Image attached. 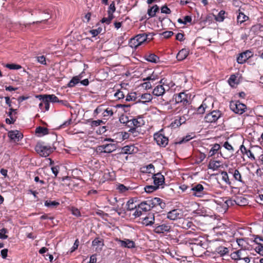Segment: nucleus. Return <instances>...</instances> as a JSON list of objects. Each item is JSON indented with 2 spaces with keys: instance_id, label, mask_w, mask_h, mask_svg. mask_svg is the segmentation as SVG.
Returning a JSON list of instances; mask_svg holds the SVG:
<instances>
[{
  "instance_id": "1",
  "label": "nucleus",
  "mask_w": 263,
  "mask_h": 263,
  "mask_svg": "<svg viewBox=\"0 0 263 263\" xmlns=\"http://www.w3.org/2000/svg\"><path fill=\"white\" fill-rule=\"evenodd\" d=\"M174 99L176 105H178L176 110L179 112L186 109L191 104L190 96L184 92H181L174 96Z\"/></svg>"
},
{
  "instance_id": "2",
  "label": "nucleus",
  "mask_w": 263,
  "mask_h": 263,
  "mask_svg": "<svg viewBox=\"0 0 263 263\" xmlns=\"http://www.w3.org/2000/svg\"><path fill=\"white\" fill-rule=\"evenodd\" d=\"M58 144H59V142H54L52 146H50L45 145L43 142H38L35 147V149L41 156L46 157L56 149Z\"/></svg>"
},
{
  "instance_id": "3",
  "label": "nucleus",
  "mask_w": 263,
  "mask_h": 263,
  "mask_svg": "<svg viewBox=\"0 0 263 263\" xmlns=\"http://www.w3.org/2000/svg\"><path fill=\"white\" fill-rule=\"evenodd\" d=\"M190 243L192 245L191 249L194 255L200 256L204 254L206 246L205 242H202L200 239L194 238L191 240Z\"/></svg>"
},
{
  "instance_id": "4",
  "label": "nucleus",
  "mask_w": 263,
  "mask_h": 263,
  "mask_svg": "<svg viewBox=\"0 0 263 263\" xmlns=\"http://www.w3.org/2000/svg\"><path fill=\"white\" fill-rule=\"evenodd\" d=\"M230 257L233 260L241 261V263H249L250 261L249 255L245 249L234 251L230 254Z\"/></svg>"
},
{
  "instance_id": "5",
  "label": "nucleus",
  "mask_w": 263,
  "mask_h": 263,
  "mask_svg": "<svg viewBox=\"0 0 263 263\" xmlns=\"http://www.w3.org/2000/svg\"><path fill=\"white\" fill-rule=\"evenodd\" d=\"M189 194L192 196L201 198L208 194L207 189L200 183H194L192 184Z\"/></svg>"
},
{
  "instance_id": "6",
  "label": "nucleus",
  "mask_w": 263,
  "mask_h": 263,
  "mask_svg": "<svg viewBox=\"0 0 263 263\" xmlns=\"http://www.w3.org/2000/svg\"><path fill=\"white\" fill-rule=\"evenodd\" d=\"M147 35L145 33L137 35L131 39L129 42V46L132 48H137L147 41Z\"/></svg>"
},
{
  "instance_id": "7",
  "label": "nucleus",
  "mask_w": 263,
  "mask_h": 263,
  "mask_svg": "<svg viewBox=\"0 0 263 263\" xmlns=\"http://www.w3.org/2000/svg\"><path fill=\"white\" fill-rule=\"evenodd\" d=\"M230 107L233 112L239 115H242L247 109V106L239 101H231Z\"/></svg>"
},
{
  "instance_id": "8",
  "label": "nucleus",
  "mask_w": 263,
  "mask_h": 263,
  "mask_svg": "<svg viewBox=\"0 0 263 263\" xmlns=\"http://www.w3.org/2000/svg\"><path fill=\"white\" fill-rule=\"evenodd\" d=\"M234 151L233 146L228 141H226L221 147L222 157L229 159L233 155Z\"/></svg>"
},
{
  "instance_id": "9",
  "label": "nucleus",
  "mask_w": 263,
  "mask_h": 263,
  "mask_svg": "<svg viewBox=\"0 0 263 263\" xmlns=\"http://www.w3.org/2000/svg\"><path fill=\"white\" fill-rule=\"evenodd\" d=\"M163 131V130L162 129L158 132L155 133L154 139L158 145L165 147L168 144V139L162 133Z\"/></svg>"
},
{
  "instance_id": "10",
  "label": "nucleus",
  "mask_w": 263,
  "mask_h": 263,
  "mask_svg": "<svg viewBox=\"0 0 263 263\" xmlns=\"http://www.w3.org/2000/svg\"><path fill=\"white\" fill-rule=\"evenodd\" d=\"M228 173L233 175L235 181L239 182L242 185H245L246 184V177L238 169L229 168L228 170Z\"/></svg>"
},
{
  "instance_id": "11",
  "label": "nucleus",
  "mask_w": 263,
  "mask_h": 263,
  "mask_svg": "<svg viewBox=\"0 0 263 263\" xmlns=\"http://www.w3.org/2000/svg\"><path fill=\"white\" fill-rule=\"evenodd\" d=\"M211 148L208 154V158H212L213 159L222 157L221 147L220 144L215 143L211 145Z\"/></svg>"
},
{
  "instance_id": "12",
  "label": "nucleus",
  "mask_w": 263,
  "mask_h": 263,
  "mask_svg": "<svg viewBox=\"0 0 263 263\" xmlns=\"http://www.w3.org/2000/svg\"><path fill=\"white\" fill-rule=\"evenodd\" d=\"M183 212L181 209H175L167 212L166 217L171 220H177L183 218Z\"/></svg>"
},
{
  "instance_id": "13",
  "label": "nucleus",
  "mask_w": 263,
  "mask_h": 263,
  "mask_svg": "<svg viewBox=\"0 0 263 263\" xmlns=\"http://www.w3.org/2000/svg\"><path fill=\"white\" fill-rule=\"evenodd\" d=\"M221 115L219 110H213L206 115L204 117V120L206 122L208 123L215 122L221 117Z\"/></svg>"
},
{
  "instance_id": "14",
  "label": "nucleus",
  "mask_w": 263,
  "mask_h": 263,
  "mask_svg": "<svg viewBox=\"0 0 263 263\" xmlns=\"http://www.w3.org/2000/svg\"><path fill=\"white\" fill-rule=\"evenodd\" d=\"M172 229V226L168 222H164L161 224H156L154 231L157 234L170 232Z\"/></svg>"
},
{
  "instance_id": "15",
  "label": "nucleus",
  "mask_w": 263,
  "mask_h": 263,
  "mask_svg": "<svg viewBox=\"0 0 263 263\" xmlns=\"http://www.w3.org/2000/svg\"><path fill=\"white\" fill-rule=\"evenodd\" d=\"M147 202L149 203L152 209L157 206H160L161 209H163L166 206V204L163 200L158 197L148 199H147Z\"/></svg>"
},
{
  "instance_id": "16",
  "label": "nucleus",
  "mask_w": 263,
  "mask_h": 263,
  "mask_svg": "<svg viewBox=\"0 0 263 263\" xmlns=\"http://www.w3.org/2000/svg\"><path fill=\"white\" fill-rule=\"evenodd\" d=\"M253 53L251 50H245L242 53H240L237 58V62L239 64H243L246 61L252 57Z\"/></svg>"
},
{
  "instance_id": "17",
  "label": "nucleus",
  "mask_w": 263,
  "mask_h": 263,
  "mask_svg": "<svg viewBox=\"0 0 263 263\" xmlns=\"http://www.w3.org/2000/svg\"><path fill=\"white\" fill-rule=\"evenodd\" d=\"M116 145L114 143L103 144L99 146V150L105 153H110L116 149Z\"/></svg>"
},
{
  "instance_id": "18",
  "label": "nucleus",
  "mask_w": 263,
  "mask_h": 263,
  "mask_svg": "<svg viewBox=\"0 0 263 263\" xmlns=\"http://www.w3.org/2000/svg\"><path fill=\"white\" fill-rule=\"evenodd\" d=\"M92 246L95 247L96 252L100 253L104 246V240L102 238L97 237L92 241Z\"/></svg>"
},
{
  "instance_id": "19",
  "label": "nucleus",
  "mask_w": 263,
  "mask_h": 263,
  "mask_svg": "<svg viewBox=\"0 0 263 263\" xmlns=\"http://www.w3.org/2000/svg\"><path fill=\"white\" fill-rule=\"evenodd\" d=\"M16 109H14L12 108H10L9 111L8 113V116L9 117V118L6 119V123L8 124H14L17 119V117L16 116Z\"/></svg>"
},
{
  "instance_id": "20",
  "label": "nucleus",
  "mask_w": 263,
  "mask_h": 263,
  "mask_svg": "<svg viewBox=\"0 0 263 263\" xmlns=\"http://www.w3.org/2000/svg\"><path fill=\"white\" fill-rule=\"evenodd\" d=\"M153 179L154 180V184L158 186L162 185L164 183L165 178L164 176L161 173H158L153 175Z\"/></svg>"
},
{
  "instance_id": "21",
  "label": "nucleus",
  "mask_w": 263,
  "mask_h": 263,
  "mask_svg": "<svg viewBox=\"0 0 263 263\" xmlns=\"http://www.w3.org/2000/svg\"><path fill=\"white\" fill-rule=\"evenodd\" d=\"M116 241H117L120 244L121 247L123 248L132 249L135 247V243L134 241L128 239L121 240L120 239L117 238Z\"/></svg>"
},
{
  "instance_id": "22",
  "label": "nucleus",
  "mask_w": 263,
  "mask_h": 263,
  "mask_svg": "<svg viewBox=\"0 0 263 263\" xmlns=\"http://www.w3.org/2000/svg\"><path fill=\"white\" fill-rule=\"evenodd\" d=\"M138 149L134 145H125L121 149V154H133L136 153Z\"/></svg>"
},
{
  "instance_id": "23",
  "label": "nucleus",
  "mask_w": 263,
  "mask_h": 263,
  "mask_svg": "<svg viewBox=\"0 0 263 263\" xmlns=\"http://www.w3.org/2000/svg\"><path fill=\"white\" fill-rule=\"evenodd\" d=\"M239 150L243 155H246L250 160H255L253 152L250 149H247L243 144L240 145Z\"/></svg>"
},
{
  "instance_id": "24",
  "label": "nucleus",
  "mask_w": 263,
  "mask_h": 263,
  "mask_svg": "<svg viewBox=\"0 0 263 263\" xmlns=\"http://www.w3.org/2000/svg\"><path fill=\"white\" fill-rule=\"evenodd\" d=\"M155 217L153 213H149L142 218V223L146 226H151L154 223Z\"/></svg>"
},
{
  "instance_id": "25",
  "label": "nucleus",
  "mask_w": 263,
  "mask_h": 263,
  "mask_svg": "<svg viewBox=\"0 0 263 263\" xmlns=\"http://www.w3.org/2000/svg\"><path fill=\"white\" fill-rule=\"evenodd\" d=\"M36 98H38L40 100L42 101V103L44 105L45 111H47L49 109V100L47 99L46 95H39L35 96Z\"/></svg>"
},
{
  "instance_id": "26",
  "label": "nucleus",
  "mask_w": 263,
  "mask_h": 263,
  "mask_svg": "<svg viewBox=\"0 0 263 263\" xmlns=\"http://www.w3.org/2000/svg\"><path fill=\"white\" fill-rule=\"evenodd\" d=\"M250 33L253 35H258L263 31V25L260 24H257L252 26L250 29Z\"/></svg>"
},
{
  "instance_id": "27",
  "label": "nucleus",
  "mask_w": 263,
  "mask_h": 263,
  "mask_svg": "<svg viewBox=\"0 0 263 263\" xmlns=\"http://www.w3.org/2000/svg\"><path fill=\"white\" fill-rule=\"evenodd\" d=\"M8 137L11 139L13 140H17L19 141L23 138V135L21 133H19L17 130L15 131H10L8 133Z\"/></svg>"
},
{
  "instance_id": "28",
  "label": "nucleus",
  "mask_w": 263,
  "mask_h": 263,
  "mask_svg": "<svg viewBox=\"0 0 263 263\" xmlns=\"http://www.w3.org/2000/svg\"><path fill=\"white\" fill-rule=\"evenodd\" d=\"M165 91L163 86L161 84H158L155 87L153 91V94L156 96H162Z\"/></svg>"
},
{
  "instance_id": "29",
  "label": "nucleus",
  "mask_w": 263,
  "mask_h": 263,
  "mask_svg": "<svg viewBox=\"0 0 263 263\" xmlns=\"http://www.w3.org/2000/svg\"><path fill=\"white\" fill-rule=\"evenodd\" d=\"M130 118H132V123H133V127H141L142 125L144 124V120L140 117H138L137 118H134L130 117Z\"/></svg>"
},
{
  "instance_id": "30",
  "label": "nucleus",
  "mask_w": 263,
  "mask_h": 263,
  "mask_svg": "<svg viewBox=\"0 0 263 263\" xmlns=\"http://www.w3.org/2000/svg\"><path fill=\"white\" fill-rule=\"evenodd\" d=\"M221 162L219 160H215L211 159L209 163V168L213 170H217L221 166Z\"/></svg>"
},
{
  "instance_id": "31",
  "label": "nucleus",
  "mask_w": 263,
  "mask_h": 263,
  "mask_svg": "<svg viewBox=\"0 0 263 263\" xmlns=\"http://www.w3.org/2000/svg\"><path fill=\"white\" fill-rule=\"evenodd\" d=\"M238 14L237 16V24H241L248 20L249 17L245 15L243 12H240V10H238Z\"/></svg>"
},
{
  "instance_id": "32",
  "label": "nucleus",
  "mask_w": 263,
  "mask_h": 263,
  "mask_svg": "<svg viewBox=\"0 0 263 263\" xmlns=\"http://www.w3.org/2000/svg\"><path fill=\"white\" fill-rule=\"evenodd\" d=\"M159 11V8L157 5L149 7L147 10V14L149 16V18L153 17L156 16V13Z\"/></svg>"
},
{
  "instance_id": "33",
  "label": "nucleus",
  "mask_w": 263,
  "mask_h": 263,
  "mask_svg": "<svg viewBox=\"0 0 263 263\" xmlns=\"http://www.w3.org/2000/svg\"><path fill=\"white\" fill-rule=\"evenodd\" d=\"M82 77L81 75L73 77L67 84L68 87H73L80 83Z\"/></svg>"
},
{
  "instance_id": "34",
  "label": "nucleus",
  "mask_w": 263,
  "mask_h": 263,
  "mask_svg": "<svg viewBox=\"0 0 263 263\" xmlns=\"http://www.w3.org/2000/svg\"><path fill=\"white\" fill-rule=\"evenodd\" d=\"M202 106L206 110L209 111L211 109L213 106V103L212 101L208 99H205L203 100L201 104Z\"/></svg>"
},
{
  "instance_id": "35",
  "label": "nucleus",
  "mask_w": 263,
  "mask_h": 263,
  "mask_svg": "<svg viewBox=\"0 0 263 263\" xmlns=\"http://www.w3.org/2000/svg\"><path fill=\"white\" fill-rule=\"evenodd\" d=\"M189 54V50H179L176 58L178 61H182L187 57Z\"/></svg>"
},
{
  "instance_id": "36",
  "label": "nucleus",
  "mask_w": 263,
  "mask_h": 263,
  "mask_svg": "<svg viewBox=\"0 0 263 263\" xmlns=\"http://www.w3.org/2000/svg\"><path fill=\"white\" fill-rule=\"evenodd\" d=\"M139 205L140 209L142 210L144 212L148 211L152 209L149 203L147 202V200L141 202L140 204H139Z\"/></svg>"
},
{
  "instance_id": "37",
  "label": "nucleus",
  "mask_w": 263,
  "mask_h": 263,
  "mask_svg": "<svg viewBox=\"0 0 263 263\" xmlns=\"http://www.w3.org/2000/svg\"><path fill=\"white\" fill-rule=\"evenodd\" d=\"M215 252L219 254L221 256H223L229 252V250L227 247L223 246H219L216 248Z\"/></svg>"
},
{
  "instance_id": "38",
  "label": "nucleus",
  "mask_w": 263,
  "mask_h": 263,
  "mask_svg": "<svg viewBox=\"0 0 263 263\" xmlns=\"http://www.w3.org/2000/svg\"><path fill=\"white\" fill-rule=\"evenodd\" d=\"M145 59L148 62L155 63H157L159 61V58L153 53L146 55Z\"/></svg>"
},
{
  "instance_id": "39",
  "label": "nucleus",
  "mask_w": 263,
  "mask_h": 263,
  "mask_svg": "<svg viewBox=\"0 0 263 263\" xmlns=\"http://www.w3.org/2000/svg\"><path fill=\"white\" fill-rule=\"evenodd\" d=\"M104 177L107 180H113L115 179V173L107 170L104 173Z\"/></svg>"
},
{
  "instance_id": "40",
  "label": "nucleus",
  "mask_w": 263,
  "mask_h": 263,
  "mask_svg": "<svg viewBox=\"0 0 263 263\" xmlns=\"http://www.w3.org/2000/svg\"><path fill=\"white\" fill-rule=\"evenodd\" d=\"M226 11L221 10L217 15H214L215 20L219 22H223L225 18Z\"/></svg>"
},
{
  "instance_id": "41",
  "label": "nucleus",
  "mask_w": 263,
  "mask_h": 263,
  "mask_svg": "<svg viewBox=\"0 0 263 263\" xmlns=\"http://www.w3.org/2000/svg\"><path fill=\"white\" fill-rule=\"evenodd\" d=\"M138 128L132 127L128 130L129 134H130L132 138L138 137L141 134V132L139 131Z\"/></svg>"
},
{
  "instance_id": "42",
  "label": "nucleus",
  "mask_w": 263,
  "mask_h": 263,
  "mask_svg": "<svg viewBox=\"0 0 263 263\" xmlns=\"http://www.w3.org/2000/svg\"><path fill=\"white\" fill-rule=\"evenodd\" d=\"M35 133L37 134H41L42 135H45L48 134V129L47 128L43 127V126H39L37 127L35 129Z\"/></svg>"
},
{
  "instance_id": "43",
  "label": "nucleus",
  "mask_w": 263,
  "mask_h": 263,
  "mask_svg": "<svg viewBox=\"0 0 263 263\" xmlns=\"http://www.w3.org/2000/svg\"><path fill=\"white\" fill-rule=\"evenodd\" d=\"M236 241H237L238 246L242 248L241 249L246 250V248L248 247V243L247 242L246 238L237 239Z\"/></svg>"
},
{
  "instance_id": "44",
  "label": "nucleus",
  "mask_w": 263,
  "mask_h": 263,
  "mask_svg": "<svg viewBox=\"0 0 263 263\" xmlns=\"http://www.w3.org/2000/svg\"><path fill=\"white\" fill-rule=\"evenodd\" d=\"M228 83L231 86L234 87L238 84L237 77L235 74L231 75L228 80Z\"/></svg>"
},
{
  "instance_id": "45",
  "label": "nucleus",
  "mask_w": 263,
  "mask_h": 263,
  "mask_svg": "<svg viewBox=\"0 0 263 263\" xmlns=\"http://www.w3.org/2000/svg\"><path fill=\"white\" fill-rule=\"evenodd\" d=\"M221 175L222 176V180L224 181L227 184L231 186V182L229 179V177L228 174V173L226 171H222L221 173Z\"/></svg>"
},
{
  "instance_id": "46",
  "label": "nucleus",
  "mask_w": 263,
  "mask_h": 263,
  "mask_svg": "<svg viewBox=\"0 0 263 263\" xmlns=\"http://www.w3.org/2000/svg\"><path fill=\"white\" fill-rule=\"evenodd\" d=\"M60 204V203L56 201L46 200L45 202V205L48 208H55Z\"/></svg>"
},
{
  "instance_id": "47",
  "label": "nucleus",
  "mask_w": 263,
  "mask_h": 263,
  "mask_svg": "<svg viewBox=\"0 0 263 263\" xmlns=\"http://www.w3.org/2000/svg\"><path fill=\"white\" fill-rule=\"evenodd\" d=\"M194 226L193 223L188 219H184L182 223V227L183 229H187Z\"/></svg>"
},
{
  "instance_id": "48",
  "label": "nucleus",
  "mask_w": 263,
  "mask_h": 263,
  "mask_svg": "<svg viewBox=\"0 0 263 263\" xmlns=\"http://www.w3.org/2000/svg\"><path fill=\"white\" fill-rule=\"evenodd\" d=\"M126 206L127 210L132 211L136 209L137 205L135 204L133 199H130L127 202Z\"/></svg>"
},
{
  "instance_id": "49",
  "label": "nucleus",
  "mask_w": 263,
  "mask_h": 263,
  "mask_svg": "<svg viewBox=\"0 0 263 263\" xmlns=\"http://www.w3.org/2000/svg\"><path fill=\"white\" fill-rule=\"evenodd\" d=\"M103 116L104 117H110L114 115V111L111 108H107L103 112Z\"/></svg>"
},
{
  "instance_id": "50",
  "label": "nucleus",
  "mask_w": 263,
  "mask_h": 263,
  "mask_svg": "<svg viewBox=\"0 0 263 263\" xmlns=\"http://www.w3.org/2000/svg\"><path fill=\"white\" fill-rule=\"evenodd\" d=\"M130 117H128L126 115H122L119 118V121L121 124H124L125 126L128 123V120Z\"/></svg>"
},
{
  "instance_id": "51",
  "label": "nucleus",
  "mask_w": 263,
  "mask_h": 263,
  "mask_svg": "<svg viewBox=\"0 0 263 263\" xmlns=\"http://www.w3.org/2000/svg\"><path fill=\"white\" fill-rule=\"evenodd\" d=\"M158 189V186L156 185H147L144 187V190L146 193H152Z\"/></svg>"
},
{
  "instance_id": "52",
  "label": "nucleus",
  "mask_w": 263,
  "mask_h": 263,
  "mask_svg": "<svg viewBox=\"0 0 263 263\" xmlns=\"http://www.w3.org/2000/svg\"><path fill=\"white\" fill-rule=\"evenodd\" d=\"M137 99V94L136 92L130 93L126 96L125 100L126 101H136Z\"/></svg>"
},
{
  "instance_id": "53",
  "label": "nucleus",
  "mask_w": 263,
  "mask_h": 263,
  "mask_svg": "<svg viewBox=\"0 0 263 263\" xmlns=\"http://www.w3.org/2000/svg\"><path fill=\"white\" fill-rule=\"evenodd\" d=\"M88 122H90V125L92 127H97L100 125L102 123H103V121L101 120H89L87 121Z\"/></svg>"
},
{
  "instance_id": "54",
  "label": "nucleus",
  "mask_w": 263,
  "mask_h": 263,
  "mask_svg": "<svg viewBox=\"0 0 263 263\" xmlns=\"http://www.w3.org/2000/svg\"><path fill=\"white\" fill-rule=\"evenodd\" d=\"M141 98L143 100V102H149L152 100V97L150 93H145L141 95Z\"/></svg>"
},
{
  "instance_id": "55",
  "label": "nucleus",
  "mask_w": 263,
  "mask_h": 263,
  "mask_svg": "<svg viewBox=\"0 0 263 263\" xmlns=\"http://www.w3.org/2000/svg\"><path fill=\"white\" fill-rule=\"evenodd\" d=\"M46 96L50 102L55 103L60 102L58 98L54 95H46Z\"/></svg>"
},
{
  "instance_id": "56",
  "label": "nucleus",
  "mask_w": 263,
  "mask_h": 263,
  "mask_svg": "<svg viewBox=\"0 0 263 263\" xmlns=\"http://www.w3.org/2000/svg\"><path fill=\"white\" fill-rule=\"evenodd\" d=\"M116 100H120L124 98V94L123 91L118 90L114 94Z\"/></svg>"
},
{
  "instance_id": "57",
  "label": "nucleus",
  "mask_w": 263,
  "mask_h": 263,
  "mask_svg": "<svg viewBox=\"0 0 263 263\" xmlns=\"http://www.w3.org/2000/svg\"><path fill=\"white\" fill-rule=\"evenodd\" d=\"M5 67L10 69H20L22 67L21 65L15 64H7Z\"/></svg>"
},
{
  "instance_id": "58",
  "label": "nucleus",
  "mask_w": 263,
  "mask_h": 263,
  "mask_svg": "<svg viewBox=\"0 0 263 263\" xmlns=\"http://www.w3.org/2000/svg\"><path fill=\"white\" fill-rule=\"evenodd\" d=\"M36 61L41 64L46 65V60L44 55L37 56L36 58Z\"/></svg>"
},
{
  "instance_id": "59",
  "label": "nucleus",
  "mask_w": 263,
  "mask_h": 263,
  "mask_svg": "<svg viewBox=\"0 0 263 263\" xmlns=\"http://www.w3.org/2000/svg\"><path fill=\"white\" fill-rule=\"evenodd\" d=\"M237 203L239 205H245L248 203V201L246 198L240 197L237 199Z\"/></svg>"
},
{
  "instance_id": "60",
  "label": "nucleus",
  "mask_w": 263,
  "mask_h": 263,
  "mask_svg": "<svg viewBox=\"0 0 263 263\" xmlns=\"http://www.w3.org/2000/svg\"><path fill=\"white\" fill-rule=\"evenodd\" d=\"M135 212L133 213V215L135 217H138L139 216H140L141 215H142V212H144L143 211H142V210L140 209L139 208V205L138 204V205H137L136 206V209H135Z\"/></svg>"
},
{
  "instance_id": "61",
  "label": "nucleus",
  "mask_w": 263,
  "mask_h": 263,
  "mask_svg": "<svg viewBox=\"0 0 263 263\" xmlns=\"http://www.w3.org/2000/svg\"><path fill=\"white\" fill-rule=\"evenodd\" d=\"M255 148L261 153V154L259 156L258 161L261 164L263 165V150L260 146H256L255 147ZM253 149H254V148H253Z\"/></svg>"
},
{
  "instance_id": "62",
  "label": "nucleus",
  "mask_w": 263,
  "mask_h": 263,
  "mask_svg": "<svg viewBox=\"0 0 263 263\" xmlns=\"http://www.w3.org/2000/svg\"><path fill=\"white\" fill-rule=\"evenodd\" d=\"M102 31V29L101 27H99L97 29H92L90 31V33L93 36H96L100 34Z\"/></svg>"
},
{
  "instance_id": "63",
  "label": "nucleus",
  "mask_w": 263,
  "mask_h": 263,
  "mask_svg": "<svg viewBox=\"0 0 263 263\" xmlns=\"http://www.w3.org/2000/svg\"><path fill=\"white\" fill-rule=\"evenodd\" d=\"M193 138V137L191 135H187L185 137H184L182 138L181 140L178 142V144H182L183 143H185L190 141Z\"/></svg>"
},
{
  "instance_id": "64",
  "label": "nucleus",
  "mask_w": 263,
  "mask_h": 263,
  "mask_svg": "<svg viewBox=\"0 0 263 263\" xmlns=\"http://www.w3.org/2000/svg\"><path fill=\"white\" fill-rule=\"evenodd\" d=\"M256 252L261 255H263V245H259L255 249Z\"/></svg>"
}]
</instances>
